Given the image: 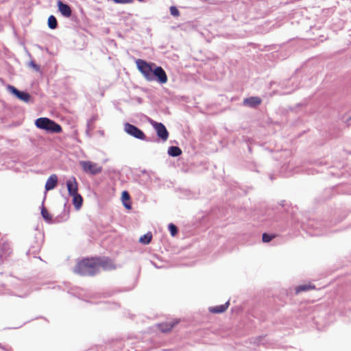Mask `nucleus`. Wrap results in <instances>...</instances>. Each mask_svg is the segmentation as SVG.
<instances>
[{
  "mask_svg": "<svg viewBox=\"0 0 351 351\" xmlns=\"http://www.w3.org/2000/svg\"><path fill=\"white\" fill-rule=\"evenodd\" d=\"M74 272L81 276H94L97 273L96 258H84L74 268Z\"/></svg>",
  "mask_w": 351,
  "mask_h": 351,
  "instance_id": "f257e3e1",
  "label": "nucleus"
},
{
  "mask_svg": "<svg viewBox=\"0 0 351 351\" xmlns=\"http://www.w3.org/2000/svg\"><path fill=\"white\" fill-rule=\"evenodd\" d=\"M168 229L170 231L171 236L174 237L178 233V228L173 223H169L168 225Z\"/></svg>",
  "mask_w": 351,
  "mask_h": 351,
  "instance_id": "5701e85b",
  "label": "nucleus"
},
{
  "mask_svg": "<svg viewBox=\"0 0 351 351\" xmlns=\"http://www.w3.org/2000/svg\"><path fill=\"white\" fill-rule=\"evenodd\" d=\"M58 183V177L56 174L51 175L49 178L47 180L45 184V190L50 191L53 189Z\"/></svg>",
  "mask_w": 351,
  "mask_h": 351,
  "instance_id": "4468645a",
  "label": "nucleus"
},
{
  "mask_svg": "<svg viewBox=\"0 0 351 351\" xmlns=\"http://www.w3.org/2000/svg\"><path fill=\"white\" fill-rule=\"evenodd\" d=\"M122 200L123 202H125L126 200H130V195L125 191L122 193Z\"/></svg>",
  "mask_w": 351,
  "mask_h": 351,
  "instance_id": "a878e982",
  "label": "nucleus"
},
{
  "mask_svg": "<svg viewBox=\"0 0 351 351\" xmlns=\"http://www.w3.org/2000/svg\"><path fill=\"white\" fill-rule=\"evenodd\" d=\"M274 235L272 234H267V233H263V237H262V239H263V241L265 242V243H267V242H269L270 241H271V239L274 238Z\"/></svg>",
  "mask_w": 351,
  "mask_h": 351,
  "instance_id": "b1692460",
  "label": "nucleus"
},
{
  "mask_svg": "<svg viewBox=\"0 0 351 351\" xmlns=\"http://www.w3.org/2000/svg\"><path fill=\"white\" fill-rule=\"evenodd\" d=\"M35 125L38 128L44 130L49 133H60L62 132V128L59 124L47 117L37 119Z\"/></svg>",
  "mask_w": 351,
  "mask_h": 351,
  "instance_id": "f03ea898",
  "label": "nucleus"
},
{
  "mask_svg": "<svg viewBox=\"0 0 351 351\" xmlns=\"http://www.w3.org/2000/svg\"><path fill=\"white\" fill-rule=\"evenodd\" d=\"M315 289V286L314 285H303L298 286L295 289V291H296V293H300L301 291H308V290H311V289Z\"/></svg>",
  "mask_w": 351,
  "mask_h": 351,
  "instance_id": "412c9836",
  "label": "nucleus"
},
{
  "mask_svg": "<svg viewBox=\"0 0 351 351\" xmlns=\"http://www.w3.org/2000/svg\"><path fill=\"white\" fill-rule=\"evenodd\" d=\"M66 187H67V190H68V193H69V195L71 196V195H74L75 194L78 193H77L78 184H77L76 178L74 176L69 178L66 180Z\"/></svg>",
  "mask_w": 351,
  "mask_h": 351,
  "instance_id": "9d476101",
  "label": "nucleus"
},
{
  "mask_svg": "<svg viewBox=\"0 0 351 351\" xmlns=\"http://www.w3.org/2000/svg\"><path fill=\"white\" fill-rule=\"evenodd\" d=\"M90 121H91L90 120V121L88 122V124H87L88 128V127H89V125H90Z\"/></svg>",
  "mask_w": 351,
  "mask_h": 351,
  "instance_id": "2f4dec72",
  "label": "nucleus"
},
{
  "mask_svg": "<svg viewBox=\"0 0 351 351\" xmlns=\"http://www.w3.org/2000/svg\"><path fill=\"white\" fill-rule=\"evenodd\" d=\"M73 197V204L77 209H80L82 205L83 199L82 197L79 194H75L71 195Z\"/></svg>",
  "mask_w": 351,
  "mask_h": 351,
  "instance_id": "a211bd4d",
  "label": "nucleus"
},
{
  "mask_svg": "<svg viewBox=\"0 0 351 351\" xmlns=\"http://www.w3.org/2000/svg\"><path fill=\"white\" fill-rule=\"evenodd\" d=\"M177 322H164L158 324V328L163 332L170 331Z\"/></svg>",
  "mask_w": 351,
  "mask_h": 351,
  "instance_id": "dca6fc26",
  "label": "nucleus"
},
{
  "mask_svg": "<svg viewBox=\"0 0 351 351\" xmlns=\"http://www.w3.org/2000/svg\"><path fill=\"white\" fill-rule=\"evenodd\" d=\"M169 10L171 14L173 16H178L180 15V12L176 6H171Z\"/></svg>",
  "mask_w": 351,
  "mask_h": 351,
  "instance_id": "393cba45",
  "label": "nucleus"
},
{
  "mask_svg": "<svg viewBox=\"0 0 351 351\" xmlns=\"http://www.w3.org/2000/svg\"><path fill=\"white\" fill-rule=\"evenodd\" d=\"M41 215H42V217L48 222H50L51 221V217L50 215V214L48 213L47 210L43 206L42 207V209H41Z\"/></svg>",
  "mask_w": 351,
  "mask_h": 351,
  "instance_id": "4be33fe9",
  "label": "nucleus"
},
{
  "mask_svg": "<svg viewBox=\"0 0 351 351\" xmlns=\"http://www.w3.org/2000/svg\"><path fill=\"white\" fill-rule=\"evenodd\" d=\"M229 301L221 305L209 307V311L212 313H221L226 311L228 308Z\"/></svg>",
  "mask_w": 351,
  "mask_h": 351,
  "instance_id": "2eb2a0df",
  "label": "nucleus"
},
{
  "mask_svg": "<svg viewBox=\"0 0 351 351\" xmlns=\"http://www.w3.org/2000/svg\"><path fill=\"white\" fill-rule=\"evenodd\" d=\"M152 264L154 267H156L158 268V266H157L154 263L152 262Z\"/></svg>",
  "mask_w": 351,
  "mask_h": 351,
  "instance_id": "7c9ffc66",
  "label": "nucleus"
},
{
  "mask_svg": "<svg viewBox=\"0 0 351 351\" xmlns=\"http://www.w3.org/2000/svg\"><path fill=\"white\" fill-rule=\"evenodd\" d=\"M124 131L129 135L137 139L143 141L146 140V136L145 133L134 125L125 123L124 124Z\"/></svg>",
  "mask_w": 351,
  "mask_h": 351,
  "instance_id": "39448f33",
  "label": "nucleus"
},
{
  "mask_svg": "<svg viewBox=\"0 0 351 351\" xmlns=\"http://www.w3.org/2000/svg\"><path fill=\"white\" fill-rule=\"evenodd\" d=\"M261 99L258 97H250L243 100V105L251 108H256L261 104Z\"/></svg>",
  "mask_w": 351,
  "mask_h": 351,
  "instance_id": "ddd939ff",
  "label": "nucleus"
},
{
  "mask_svg": "<svg viewBox=\"0 0 351 351\" xmlns=\"http://www.w3.org/2000/svg\"><path fill=\"white\" fill-rule=\"evenodd\" d=\"M7 89L11 94L14 95L19 99L25 103H29L30 101L31 96L27 92L20 91L12 85H8Z\"/></svg>",
  "mask_w": 351,
  "mask_h": 351,
  "instance_id": "0eeeda50",
  "label": "nucleus"
},
{
  "mask_svg": "<svg viewBox=\"0 0 351 351\" xmlns=\"http://www.w3.org/2000/svg\"><path fill=\"white\" fill-rule=\"evenodd\" d=\"M123 206L127 208V209H131L132 206H131V204L130 203H128L126 202H123Z\"/></svg>",
  "mask_w": 351,
  "mask_h": 351,
  "instance_id": "c85d7f7f",
  "label": "nucleus"
},
{
  "mask_svg": "<svg viewBox=\"0 0 351 351\" xmlns=\"http://www.w3.org/2000/svg\"><path fill=\"white\" fill-rule=\"evenodd\" d=\"M152 239V234L151 232H147V234L141 236L139 239V242L141 243L147 245L150 243Z\"/></svg>",
  "mask_w": 351,
  "mask_h": 351,
  "instance_id": "6ab92c4d",
  "label": "nucleus"
},
{
  "mask_svg": "<svg viewBox=\"0 0 351 351\" xmlns=\"http://www.w3.org/2000/svg\"><path fill=\"white\" fill-rule=\"evenodd\" d=\"M58 10L62 16L69 18L72 14V11L70 6L68 4L64 3L61 1H58Z\"/></svg>",
  "mask_w": 351,
  "mask_h": 351,
  "instance_id": "9b49d317",
  "label": "nucleus"
},
{
  "mask_svg": "<svg viewBox=\"0 0 351 351\" xmlns=\"http://www.w3.org/2000/svg\"><path fill=\"white\" fill-rule=\"evenodd\" d=\"M29 65L34 68L36 71H40V66L36 64L34 61L29 62Z\"/></svg>",
  "mask_w": 351,
  "mask_h": 351,
  "instance_id": "bb28decb",
  "label": "nucleus"
},
{
  "mask_svg": "<svg viewBox=\"0 0 351 351\" xmlns=\"http://www.w3.org/2000/svg\"><path fill=\"white\" fill-rule=\"evenodd\" d=\"M0 348L5 350V351H9L8 349H6L3 346H2L1 344H0Z\"/></svg>",
  "mask_w": 351,
  "mask_h": 351,
  "instance_id": "c756f323",
  "label": "nucleus"
},
{
  "mask_svg": "<svg viewBox=\"0 0 351 351\" xmlns=\"http://www.w3.org/2000/svg\"><path fill=\"white\" fill-rule=\"evenodd\" d=\"M40 245H38L36 246V249H35V250H34V247H33L32 249H29V250L27 251V254H34V253H36V252H38V251H39V250H40Z\"/></svg>",
  "mask_w": 351,
  "mask_h": 351,
  "instance_id": "cd10ccee",
  "label": "nucleus"
},
{
  "mask_svg": "<svg viewBox=\"0 0 351 351\" xmlns=\"http://www.w3.org/2000/svg\"><path fill=\"white\" fill-rule=\"evenodd\" d=\"M151 123L156 130L157 136L163 141H166L169 137V132L165 125L162 123H158L156 121H153Z\"/></svg>",
  "mask_w": 351,
  "mask_h": 351,
  "instance_id": "6e6552de",
  "label": "nucleus"
},
{
  "mask_svg": "<svg viewBox=\"0 0 351 351\" xmlns=\"http://www.w3.org/2000/svg\"><path fill=\"white\" fill-rule=\"evenodd\" d=\"M154 67L152 70L149 81L156 80L160 84H165L167 82V76L161 66L154 64Z\"/></svg>",
  "mask_w": 351,
  "mask_h": 351,
  "instance_id": "423d86ee",
  "label": "nucleus"
},
{
  "mask_svg": "<svg viewBox=\"0 0 351 351\" xmlns=\"http://www.w3.org/2000/svg\"><path fill=\"white\" fill-rule=\"evenodd\" d=\"M97 264V272L99 267H102L104 270H111L115 269V266L111 259L108 258H96Z\"/></svg>",
  "mask_w": 351,
  "mask_h": 351,
  "instance_id": "1a4fd4ad",
  "label": "nucleus"
},
{
  "mask_svg": "<svg viewBox=\"0 0 351 351\" xmlns=\"http://www.w3.org/2000/svg\"><path fill=\"white\" fill-rule=\"evenodd\" d=\"M136 64L137 66L138 69L141 71V73L143 75L145 78L149 81V79L151 77V75L152 73V70L154 67V63L149 64L146 61L138 59L136 60Z\"/></svg>",
  "mask_w": 351,
  "mask_h": 351,
  "instance_id": "7ed1b4c3",
  "label": "nucleus"
},
{
  "mask_svg": "<svg viewBox=\"0 0 351 351\" xmlns=\"http://www.w3.org/2000/svg\"><path fill=\"white\" fill-rule=\"evenodd\" d=\"M11 253V248L8 243H3L0 245V263L5 259Z\"/></svg>",
  "mask_w": 351,
  "mask_h": 351,
  "instance_id": "f8f14e48",
  "label": "nucleus"
},
{
  "mask_svg": "<svg viewBox=\"0 0 351 351\" xmlns=\"http://www.w3.org/2000/svg\"><path fill=\"white\" fill-rule=\"evenodd\" d=\"M47 23L48 27L51 29H56L58 26L56 18L53 15L49 16Z\"/></svg>",
  "mask_w": 351,
  "mask_h": 351,
  "instance_id": "aec40b11",
  "label": "nucleus"
},
{
  "mask_svg": "<svg viewBox=\"0 0 351 351\" xmlns=\"http://www.w3.org/2000/svg\"><path fill=\"white\" fill-rule=\"evenodd\" d=\"M167 153L172 157H177L182 154V150L177 146H171L169 147Z\"/></svg>",
  "mask_w": 351,
  "mask_h": 351,
  "instance_id": "f3484780",
  "label": "nucleus"
},
{
  "mask_svg": "<svg viewBox=\"0 0 351 351\" xmlns=\"http://www.w3.org/2000/svg\"><path fill=\"white\" fill-rule=\"evenodd\" d=\"M80 166L83 171L91 175H96L101 172L102 167L97 163L87 160L80 161Z\"/></svg>",
  "mask_w": 351,
  "mask_h": 351,
  "instance_id": "20e7f679",
  "label": "nucleus"
}]
</instances>
